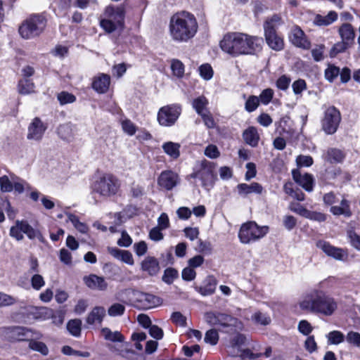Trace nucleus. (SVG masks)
Here are the masks:
<instances>
[{"label": "nucleus", "instance_id": "obj_1", "mask_svg": "<svg viewBox=\"0 0 360 360\" xmlns=\"http://www.w3.org/2000/svg\"><path fill=\"white\" fill-rule=\"evenodd\" d=\"M262 39L242 32H229L220 41L221 49L232 57L252 55L260 49Z\"/></svg>", "mask_w": 360, "mask_h": 360}, {"label": "nucleus", "instance_id": "obj_2", "mask_svg": "<svg viewBox=\"0 0 360 360\" xmlns=\"http://www.w3.org/2000/svg\"><path fill=\"white\" fill-rule=\"evenodd\" d=\"M168 29L169 37L174 41L185 43L195 37L198 23L193 13L182 11L171 16Z\"/></svg>", "mask_w": 360, "mask_h": 360}, {"label": "nucleus", "instance_id": "obj_3", "mask_svg": "<svg viewBox=\"0 0 360 360\" xmlns=\"http://www.w3.org/2000/svg\"><path fill=\"white\" fill-rule=\"evenodd\" d=\"M46 19L42 15L35 14L25 20L20 25L18 32L25 39H31L40 36L46 27Z\"/></svg>", "mask_w": 360, "mask_h": 360}, {"label": "nucleus", "instance_id": "obj_4", "mask_svg": "<svg viewBox=\"0 0 360 360\" xmlns=\"http://www.w3.org/2000/svg\"><path fill=\"white\" fill-rule=\"evenodd\" d=\"M120 187V181L117 177L111 174H104L92 182L91 190L92 193L109 198L116 195Z\"/></svg>", "mask_w": 360, "mask_h": 360}, {"label": "nucleus", "instance_id": "obj_5", "mask_svg": "<svg viewBox=\"0 0 360 360\" xmlns=\"http://www.w3.org/2000/svg\"><path fill=\"white\" fill-rule=\"evenodd\" d=\"M269 231L268 226H259L255 221H248L241 225L238 238L241 243L249 244L263 238Z\"/></svg>", "mask_w": 360, "mask_h": 360}, {"label": "nucleus", "instance_id": "obj_6", "mask_svg": "<svg viewBox=\"0 0 360 360\" xmlns=\"http://www.w3.org/2000/svg\"><path fill=\"white\" fill-rule=\"evenodd\" d=\"M214 170L215 165L204 160L196 164L191 177L198 179L205 189L210 190L214 186L217 179Z\"/></svg>", "mask_w": 360, "mask_h": 360}, {"label": "nucleus", "instance_id": "obj_7", "mask_svg": "<svg viewBox=\"0 0 360 360\" xmlns=\"http://www.w3.org/2000/svg\"><path fill=\"white\" fill-rule=\"evenodd\" d=\"M0 336L3 340L13 342L27 341L29 338L34 337L37 339H41L42 338V334L37 331H33L27 328L13 326L1 328Z\"/></svg>", "mask_w": 360, "mask_h": 360}, {"label": "nucleus", "instance_id": "obj_8", "mask_svg": "<svg viewBox=\"0 0 360 360\" xmlns=\"http://www.w3.org/2000/svg\"><path fill=\"white\" fill-rule=\"evenodd\" d=\"M323 200L326 205H331L330 212L333 215H343L345 217H349L352 216L349 202L345 198H342L340 205H333L338 202V198L335 193L333 192L326 193L323 195Z\"/></svg>", "mask_w": 360, "mask_h": 360}, {"label": "nucleus", "instance_id": "obj_9", "mask_svg": "<svg viewBox=\"0 0 360 360\" xmlns=\"http://www.w3.org/2000/svg\"><path fill=\"white\" fill-rule=\"evenodd\" d=\"M341 120L339 110L333 106L328 107L322 120L321 124L323 130L327 134H333L336 132Z\"/></svg>", "mask_w": 360, "mask_h": 360}, {"label": "nucleus", "instance_id": "obj_10", "mask_svg": "<svg viewBox=\"0 0 360 360\" xmlns=\"http://www.w3.org/2000/svg\"><path fill=\"white\" fill-rule=\"evenodd\" d=\"M181 112V109L178 105L164 106L158 111V121L162 126H172L179 118Z\"/></svg>", "mask_w": 360, "mask_h": 360}, {"label": "nucleus", "instance_id": "obj_11", "mask_svg": "<svg viewBox=\"0 0 360 360\" xmlns=\"http://www.w3.org/2000/svg\"><path fill=\"white\" fill-rule=\"evenodd\" d=\"M48 125L41 118H33L27 127L26 138L30 142L39 143L43 139Z\"/></svg>", "mask_w": 360, "mask_h": 360}, {"label": "nucleus", "instance_id": "obj_12", "mask_svg": "<svg viewBox=\"0 0 360 360\" xmlns=\"http://www.w3.org/2000/svg\"><path fill=\"white\" fill-rule=\"evenodd\" d=\"M321 290L313 289L304 294L299 300L298 305L301 310L316 314Z\"/></svg>", "mask_w": 360, "mask_h": 360}, {"label": "nucleus", "instance_id": "obj_13", "mask_svg": "<svg viewBox=\"0 0 360 360\" xmlns=\"http://www.w3.org/2000/svg\"><path fill=\"white\" fill-rule=\"evenodd\" d=\"M23 233L31 240L39 238L40 233L34 229L26 221H16L15 224L10 229V236L17 240L23 239Z\"/></svg>", "mask_w": 360, "mask_h": 360}, {"label": "nucleus", "instance_id": "obj_14", "mask_svg": "<svg viewBox=\"0 0 360 360\" xmlns=\"http://www.w3.org/2000/svg\"><path fill=\"white\" fill-rule=\"evenodd\" d=\"M204 319L210 326L226 327L236 326V323L241 324L231 316L218 311H208L205 314Z\"/></svg>", "mask_w": 360, "mask_h": 360}, {"label": "nucleus", "instance_id": "obj_15", "mask_svg": "<svg viewBox=\"0 0 360 360\" xmlns=\"http://www.w3.org/2000/svg\"><path fill=\"white\" fill-rule=\"evenodd\" d=\"M133 298L137 307L149 309L159 306L161 300L159 297L140 291H132Z\"/></svg>", "mask_w": 360, "mask_h": 360}, {"label": "nucleus", "instance_id": "obj_16", "mask_svg": "<svg viewBox=\"0 0 360 360\" xmlns=\"http://www.w3.org/2000/svg\"><path fill=\"white\" fill-rule=\"evenodd\" d=\"M337 309L338 302L335 298L321 290L316 314L330 316L333 315Z\"/></svg>", "mask_w": 360, "mask_h": 360}, {"label": "nucleus", "instance_id": "obj_17", "mask_svg": "<svg viewBox=\"0 0 360 360\" xmlns=\"http://www.w3.org/2000/svg\"><path fill=\"white\" fill-rule=\"evenodd\" d=\"M290 41L295 46L308 50L311 47V42L307 39L304 31L298 26H293L289 34Z\"/></svg>", "mask_w": 360, "mask_h": 360}, {"label": "nucleus", "instance_id": "obj_18", "mask_svg": "<svg viewBox=\"0 0 360 360\" xmlns=\"http://www.w3.org/2000/svg\"><path fill=\"white\" fill-rule=\"evenodd\" d=\"M179 183L178 174L172 170L162 171L158 178V186L167 191L173 189Z\"/></svg>", "mask_w": 360, "mask_h": 360}, {"label": "nucleus", "instance_id": "obj_19", "mask_svg": "<svg viewBox=\"0 0 360 360\" xmlns=\"http://www.w3.org/2000/svg\"><path fill=\"white\" fill-rule=\"evenodd\" d=\"M317 247L329 257L336 260L344 261L347 258V251L340 248L335 247L326 241H319Z\"/></svg>", "mask_w": 360, "mask_h": 360}, {"label": "nucleus", "instance_id": "obj_20", "mask_svg": "<svg viewBox=\"0 0 360 360\" xmlns=\"http://www.w3.org/2000/svg\"><path fill=\"white\" fill-rule=\"evenodd\" d=\"M83 280L85 285L91 290L104 291L108 288V283L102 276L90 274L84 276Z\"/></svg>", "mask_w": 360, "mask_h": 360}, {"label": "nucleus", "instance_id": "obj_21", "mask_svg": "<svg viewBox=\"0 0 360 360\" xmlns=\"http://www.w3.org/2000/svg\"><path fill=\"white\" fill-rule=\"evenodd\" d=\"M292 177L295 181L306 191L311 192L313 190L314 178L311 174H302L299 170H293Z\"/></svg>", "mask_w": 360, "mask_h": 360}, {"label": "nucleus", "instance_id": "obj_22", "mask_svg": "<svg viewBox=\"0 0 360 360\" xmlns=\"http://www.w3.org/2000/svg\"><path fill=\"white\" fill-rule=\"evenodd\" d=\"M236 188L238 195L243 197L250 194L261 195L264 191L263 186L257 182H252L250 184L241 183L238 184Z\"/></svg>", "mask_w": 360, "mask_h": 360}, {"label": "nucleus", "instance_id": "obj_23", "mask_svg": "<svg viewBox=\"0 0 360 360\" xmlns=\"http://www.w3.org/2000/svg\"><path fill=\"white\" fill-rule=\"evenodd\" d=\"M104 17L110 20L113 23H115L121 27L123 26L124 17V10L120 7H107L105 10Z\"/></svg>", "mask_w": 360, "mask_h": 360}, {"label": "nucleus", "instance_id": "obj_24", "mask_svg": "<svg viewBox=\"0 0 360 360\" xmlns=\"http://www.w3.org/2000/svg\"><path fill=\"white\" fill-rule=\"evenodd\" d=\"M110 84V76L101 73L94 78L92 88L98 94H104L108 90Z\"/></svg>", "mask_w": 360, "mask_h": 360}, {"label": "nucleus", "instance_id": "obj_25", "mask_svg": "<svg viewBox=\"0 0 360 360\" xmlns=\"http://www.w3.org/2000/svg\"><path fill=\"white\" fill-rule=\"evenodd\" d=\"M108 252L115 259L128 265L132 266L134 260L132 254L125 250H120L117 248H108Z\"/></svg>", "mask_w": 360, "mask_h": 360}, {"label": "nucleus", "instance_id": "obj_26", "mask_svg": "<svg viewBox=\"0 0 360 360\" xmlns=\"http://www.w3.org/2000/svg\"><path fill=\"white\" fill-rule=\"evenodd\" d=\"M141 270L147 272L150 276H155L160 271V265L158 259L154 257L148 256L141 263Z\"/></svg>", "mask_w": 360, "mask_h": 360}, {"label": "nucleus", "instance_id": "obj_27", "mask_svg": "<svg viewBox=\"0 0 360 360\" xmlns=\"http://www.w3.org/2000/svg\"><path fill=\"white\" fill-rule=\"evenodd\" d=\"M105 316V309L103 307L97 306L92 309L88 314L86 321L89 325L101 324Z\"/></svg>", "mask_w": 360, "mask_h": 360}, {"label": "nucleus", "instance_id": "obj_28", "mask_svg": "<svg viewBox=\"0 0 360 360\" xmlns=\"http://www.w3.org/2000/svg\"><path fill=\"white\" fill-rule=\"evenodd\" d=\"M163 152L172 160H177L181 155V144L173 141H165L162 145Z\"/></svg>", "mask_w": 360, "mask_h": 360}, {"label": "nucleus", "instance_id": "obj_29", "mask_svg": "<svg viewBox=\"0 0 360 360\" xmlns=\"http://www.w3.org/2000/svg\"><path fill=\"white\" fill-rule=\"evenodd\" d=\"M245 341V338L243 335L236 334L231 340V345L229 347V353L233 356L242 355L241 347Z\"/></svg>", "mask_w": 360, "mask_h": 360}, {"label": "nucleus", "instance_id": "obj_30", "mask_svg": "<svg viewBox=\"0 0 360 360\" xmlns=\"http://www.w3.org/2000/svg\"><path fill=\"white\" fill-rule=\"evenodd\" d=\"M264 35L266 41L271 49L275 51H281L283 49V40L276 32H272L269 30L267 31V33H264Z\"/></svg>", "mask_w": 360, "mask_h": 360}, {"label": "nucleus", "instance_id": "obj_31", "mask_svg": "<svg viewBox=\"0 0 360 360\" xmlns=\"http://www.w3.org/2000/svg\"><path fill=\"white\" fill-rule=\"evenodd\" d=\"M339 34L342 41L352 44L355 38V32L353 27L349 23L342 24L339 28Z\"/></svg>", "mask_w": 360, "mask_h": 360}, {"label": "nucleus", "instance_id": "obj_32", "mask_svg": "<svg viewBox=\"0 0 360 360\" xmlns=\"http://www.w3.org/2000/svg\"><path fill=\"white\" fill-rule=\"evenodd\" d=\"M203 286L195 287V290L202 296H208L212 295L216 289V280L212 277H209L205 280Z\"/></svg>", "mask_w": 360, "mask_h": 360}, {"label": "nucleus", "instance_id": "obj_33", "mask_svg": "<svg viewBox=\"0 0 360 360\" xmlns=\"http://www.w3.org/2000/svg\"><path fill=\"white\" fill-rule=\"evenodd\" d=\"M338 13L335 11H330L327 15L323 16L317 14L314 19V23L319 26H327L336 21Z\"/></svg>", "mask_w": 360, "mask_h": 360}, {"label": "nucleus", "instance_id": "obj_34", "mask_svg": "<svg viewBox=\"0 0 360 360\" xmlns=\"http://www.w3.org/2000/svg\"><path fill=\"white\" fill-rule=\"evenodd\" d=\"M243 136L245 143L252 147L257 146L259 136L255 127H248L243 134Z\"/></svg>", "mask_w": 360, "mask_h": 360}, {"label": "nucleus", "instance_id": "obj_35", "mask_svg": "<svg viewBox=\"0 0 360 360\" xmlns=\"http://www.w3.org/2000/svg\"><path fill=\"white\" fill-rule=\"evenodd\" d=\"M35 337L29 338L27 342H29L28 347L35 352H38L44 356L49 354V348L46 345L42 342L38 341Z\"/></svg>", "mask_w": 360, "mask_h": 360}, {"label": "nucleus", "instance_id": "obj_36", "mask_svg": "<svg viewBox=\"0 0 360 360\" xmlns=\"http://www.w3.org/2000/svg\"><path fill=\"white\" fill-rule=\"evenodd\" d=\"M208 103L209 101L205 96H200L193 99L192 106L198 115H202V113L209 111L207 108Z\"/></svg>", "mask_w": 360, "mask_h": 360}, {"label": "nucleus", "instance_id": "obj_37", "mask_svg": "<svg viewBox=\"0 0 360 360\" xmlns=\"http://www.w3.org/2000/svg\"><path fill=\"white\" fill-rule=\"evenodd\" d=\"M57 134L61 139L70 141L74 136L72 124L69 123L60 124L57 129Z\"/></svg>", "mask_w": 360, "mask_h": 360}, {"label": "nucleus", "instance_id": "obj_38", "mask_svg": "<svg viewBox=\"0 0 360 360\" xmlns=\"http://www.w3.org/2000/svg\"><path fill=\"white\" fill-rule=\"evenodd\" d=\"M32 313L36 319L46 321L51 319L53 309L46 307H36Z\"/></svg>", "mask_w": 360, "mask_h": 360}, {"label": "nucleus", "instance_id": "obj_39", "mask_svg": "<svg viewBox=\"0 0 360 360\" xmlns=\"http://www.w3.org/2000/svg\"><path fill=\"white\" fill-rule=\"evenodd\" d=\"M282 20L280 16L278 15H274L270 18L266 19L264 25V33H267V31H271L276 32V30L281 25Z\"/></svg>", "mask_w": 360, "mask_h": 360}, {"label": "nucleus", "instance_id": "obj_40", "mask_svg": "<svg viewBox=\"0 0 360 360\" xmlns=\"http://www.w3.org/2000/svg\"><path fill=\"white\" fill-rule=\"evenodd\" d=\"M101 333L106 340L111 342H123L124 336L119 331H112L108 328H103Z\"/></svg>", "mask_w": 360, "mask_h": 360}, {"label": "nucleus", "instance_id": "obj_41", "mask_svg": "<svg viewBox=\"0 0 360 360\" xmlns=\"http://www.w3.org/2000/svg\"><path fill=\"white\" fill-rule=\"evenodd\" d=\"M67 221H70L74 227L82 233H86L88 232V226L83 222L79 220V218L71 213H66Z\"/></svg>", "mask_w": 360, "mask_h": 360}, {"label": "nucleus", "instance_id": "obj_42", "mask_svg": "<svg viewBox=\"0 0 360 360\" xmlns=\"http://www.w3.org/2000/svg\"><path fill=\"white\" fill-rule=\"evenodd\" d=\"M34 83L27 78L22 79L18 86V92L20 94H29L34 91Z\"/></svg>", "mask_w": 360, "mask_h": 360}, {"label": "nucleus", "instance_id": "obj_43", "mask_svg": "<svg viewBox=\"0 0 360 360\" xmlns=\"http://www.w3.org/2000/svg\"><path fill=\"white\" fill-rule=\"evenodd\" d=\"M328 345H340L345 341V336L340 330H333L326 335Z\"/></svg>", "mask_w": 360, "mask_h": 360}, {"label": "nucleus", "instance_id": "obj_44", "mask_svg": "<svg viewBox=\"0 0 360 360\" xmlns=\"http://www.w3.org/2000/svg\"><path fill=\"white\" fill-rule=\"evenodd\" d=\"M67 329L72 335L79 337L81 335L82 321L77 319L69 321L67 323Z\"/></svg>", "mask_w": 360, "mask_h": 360}, {"label": "nucleus", "instance_id": "obj_45", "mask_svg": "<svg viewBox=\"0 0 360 360\" xmlns=\"http://www.w3.org/2000/svg\"><path fill=\"white\" fill-rule=\"evenodd\" d=\"M171 70L174 76L181 78L184 75L185 67L181 61L173 59L171 61Z\"/></svg>", "mask_w": 360, "mask_h": 360}, {"label": "nucleus", "instance_id": "obj_46", "mask_svg": "<svg viewBox=\"0 0 360 360\" xmlns=\"http://www.w3.org/2000/svg\"><path fill=\"white\" fill-rule=\"evenodd\" d=\"M251 319L255 323L262 326H267L271 321V317L268 314L259 311L255 312Z\"/></svg>", "mask_w": 360, "mask_h": 360}, {"label": "nucleus", "instance_id": "obj_47", "mask_svg": "<svg viewBox=\"0 0 360 360\" xmlns=\"http://www.w3.org/2000/svg\"><path fill=\"white\" fill-rule=\"evenodd\" d=\"M121 126L123 131L127 135L134 136L137 130L136 126L129 119L121 120Z\"/></svg>", "mask_w": 360, "mask_h": 360}, {"label": "nucleus", "instance_id": "obj_48", "mask_svg": "<svg viewBox=\"0 0 360 360\" xmlns=\"http://www.w3.org/2000/svg\"><path fill=\"white\" fill-rule=\"evenodd\" d=\"M200 77L205 80H210L214 75L212 66L208 63L201 65L198 68Z\"/></svg>", "mask_w": 360, "mask_h": 360}, {"label": "nucleus", "instance_id": "obj_49", "mask_svg": "<svg viewBox=\"0 0 360 360\" xmlns=\"http://www.w3.org/2000/svg\"><path fill=\"white\" fill-rule=\"evenodd\" d=\"M328 157L330 162H340L345 158V154L340 149L331 148L328 150Z\"/></svg>", "mask_w": 360, "mask_h": 360}, {"label": "nucleus", "instance_id": "obj_50", "mask_svg": "<svg viewBox=\"0 0 360 360\" xmlns=\"http://www.w3.org/2000/svg\"><path fill=\"white\" fill-rule=\"evenodd\" d=\"M178 277V271L172 268H167L165 270L162 276V281L167 284H172Z\"/></svg>", "mask_w": 360, "mask_h": 360}, {"label": "nucleus", "instance_id": "obj_51", "mask_svg": "<svg viewBox=\"0 0 360 360\" xmlns=\"http://www.w3.org/2000/svg\"><path fill=\"white\" fill-rule=\"evenodd\" d=\"M339 74L340 69L333 65H329L325 70V77L330 82H333Z\"/></svg>", "mask_w": 360, "mask_h": 360}, {"label": "nucleus", "instance_id": "obj_52", "mask_svg": "<svg viewBox=\"0 0 360 360\" xmlns=\"http://www.w3.org/2000/svg\"><path fill=\"white\" fill-rule=\"evenodd\" d=\"M31 285L35 290H41L45 285V281L40 274H34L31 277Z\"/></svg>", "mask_w": 360, "mask_h": 360}, {"label": "nucleus", "instance_id": "obj_53", "mask_svg": "<svg viewBox=\"0 0 360 360\" xmlns=\"http://www.w3.org/2000/svg\"><path fill=\"white\" fill-rule=\"evenodd\" d=\"M100 25L108 33H111L115 31L117 29L121 27L120 26L113 23L112 21H110V20H108L105 17L101 20Z\"/></svg>", "mask_w": 360, "mask_h": 360}, {"label": "nucleus", "instance_id": "obj_54", "mask_svg": "<svg viewBox=\"0 0 360 360\" xmlns=\"http://www.w3.org/2000/svg\"><path fill=\"white\" fill-rule=\"evenodd\" d=\"M259 104V99L257 96H250L245 102V108L249 112L255 111Z\"/></svg>", "mask_w": 360, "mask_h": 360}, {"label": "nucleus", "instance_id": "obj_55", "mask_svg": "<svg viewBox=\"0 0 360 360\" xmlns=\"http://www.w3.org/2000/svg\"><path fill=\"white\" fill-rule=\"evenodd\" d=\"M347 237L350 245L356 250L360 251V235L350 230L347 232Z\"/></svg>", "mask_w": 360, "mask_h": 360}, {"label": "nucleus", "instance_id": "obj_56", "mask_svg": "<svg viewBox=\"0 0 360 360\" xmlns=\"http://www.w3.org/2000/svg\"><path fill=\"white\" fill-rule=\"evenodd\" d=\"M124 311L125 307L123 304L120 303H115L109 307L108 313L110 316H117L122 315Z\"/></svg>", "mask_w": 360, "mask_h": 360}, {"label": "nucleus", "instance_id": "obj_57", "mask_svg": "<svg viewBox=\"0 0 360 360\" xmlns=\"http://www.w3.org/2000/svg\"><path fill=\"white\" fill-rule=\"evenodd\" d=\"M219 340L218 332L214 329H210L205 333V342L211 345H215Z\"/></svg>", "mask_w": 360, "mask_h": 360}, {"label": "nucleus", "instance_id": "obj_58", "mask_svg": "<svg viewBox=\"0 0 360 360\" xmlns=\"http://www.w3.org/2000/svg\"><path fill=\"white\" fill-rule=\"evenodd\" d=\"M274 94V90L268 88V89L263 90L262 91V93L260 94L259 97H258V98L259 99V101L263 105H268L271 102V99L273 98Z\"/></svg>", "mask_w": 360, "mask_h": 360}, {"label": "nucleus", "instance_id": "obj_59", "mask_svg": "<svg viewBox=\"0 0 360 360\" xmlns=\"http://www.w3.org/2000/svg\"><path fill=\"white\" fill-rule=\"evenodd\" d=\"M350 46H351V44L342 40L341 41L338 42L335 44H334V46H333V48L330 51V56H335L339 53L344 52Z\"/></svg>", "mask_w": 360, "mask_h": 360}, {"label": "nucleus", "instance_id": "obj_60", "mask_svg": "<svg viewBox=\"0 0 360 360\" xmlns=\"http://www.w3.org/2000/svg\"><path fill=\"white\" fill-rule=\"evenodd\" d=\"M347 342L356 347H360V333L354 331H349L346 335Z\"/></svg>", "mask_w": 360, "mask_h": 360}, {"label": "nucleus", "instance_id": "obj_61", "mask_svg": "<svg viewBox=\"0 0 360 360\" xmlns=\"http://www.w3.org/2000/svg\"><path fill=\"white\" fill-rule=\"evenodd\" d=\"M298 331L304 335H309L313 330L311 323L307 320H302L298 323Z\"/></svg>", "mask_w": 360, "mask_h": 360}, {"label": "nucleus", "instance_id": "obj_62", "mask_svg": "<svg viewBox=\"0 0 360 360\" xmlns=\"http://www.w3.org/2000/svg\"><path fill=\"white\" fill-rule=\"evenodd\" d=\"M58 100L61 105L72 103L75 101V96L66 91H62L58 95Z\"/></svg>", "mask_w": 360, "mask_h": 360}, {"label": "nucleus", "instance_id": "obj_63", "mask_svg": "<svg viewBox=\"0 0 360 360\" xmlns=\"http://www.w3.org/2000/svg\"><path fill=\"white\" fill-rule=\"evenodd\" d=\"M0 188L3 192H11L13 189V183L6 175L0 177Z\"/></svg>", "mask_w": 360, "mask_h": 360}, {"label": "nucleus", "instance_id": "obj_64", "mask_svg": "<svg viewBox=\"0 0 360 360\" xmlns=\"http://www.w3.org/2000/svg\"><path fill=\"white\" fill-rule=\"evenodd\" d=\"M325 46L323 44L316 45L311 50V55L315 61H321L323 59Z\"/></svg>", "mask_w": 360, "mask_h": 360}]
</instances>
